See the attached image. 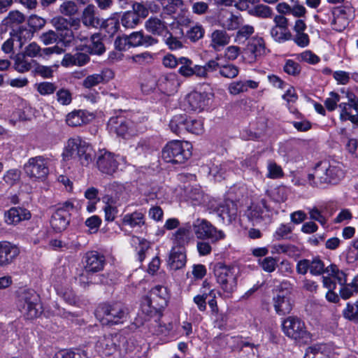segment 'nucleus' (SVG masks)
Instances as JSON below:
<instances>
[{"mask_svg":"<svg viewBox=\"0 0 358 358\" xmlns=\"http://www.w3.org/2000/svg\"><path fill=\"white\" fill-rule=\"evenodd\" d=\"M57 101L63 106H67L72 101L71 93L66 89H60L56 93Z\"/></svg>","mask_w":358,"mask_h":358,"instance_id":"0e129e2a","label":"nucleus"},{"mask_svg":"<svg viewBox=\"0 0 358 358\" xmlns=\"http://www.w3.org/2000/svg\"><path fill=\"white\" fill-rule=\"evenodd\" d=\"M268 173L266 177L271 179H276L282 177L283 171L280 166L273 161L268 162Z\"/></svg>","mask_w":358,"mask_h":358,"instance_id":"864d4df0","label":"nucleus"},{"mask_svg":"<svg viewBox=\"0 0 358 358\" xmlns=\"http://www.w3.org/2000/svg\"><path fill=\"white\" fill-rule=\"evenodd\" d=\"M179 83L175 74H167L162 76L157 80V87L164 93L171 94L174 93Z\"/></svg>","mask_w":358,"mask_h":358,"instance_id":"393cba45","label":"nucleus"},{"mask_svg":"<svg viewBox=\"0 0 358 358\" xmlns=\"http://www.w3.org/2000/svg\"><path fill=\"white\" fill-rule=\"evenodd\" d=\"M93 115L85 110H78L69 113L66 115V122L69 126L80 127L89 123Z\"/></svg>","mask_w":358,"mask_h":358,"instance_id":"b1692460","label":"nucleus"},{"mask_svg":"<svg viewBox=\"0 0 358 358\" xmlns=\"http://www.w3.org/2000/svg\"><path fill=\"white\" fill-rule=\"evenodd\" d=\"M96 317L103 325H115L127 321L128 309L121 302L101 303L96 309Z\"/></svg>","mask_w":358,"mask_h":358,"instance_id":"f03ea898","label":"nucleus"},{"mask_svg":"<svg viewBox=\"0 0 358 358\" xmlns=\"http://www.w3.org/2000/svg\"><path fill=\"white\" fill-rule=\"evenodd\" d=\"M326 346L323 344H317L307 348L303 358H329L324 352Z\"/></svg>","mask_w":358,"mask_h":358,"instance_id":"ea45409f","label":"nucleus"},{"mask_svg":"<svg viewBox=\"0 0 358 358\" xmlns=\"http://www.w3.org/2000/svg\"><path fill=\"white\" fill-rule=\"evenodd\" d=\"M232 162L215 161L209 167V173L215 180L224 179L226 173L231 169Z\"/></svg>","mask_w":358,"mask_h":358,"instance_id":"7c9ffc66","label":"nucleus"},{"mask_svg":"<svg viewBox=\"0 0 358 358\" xmlns=\"http://www.w3.org/2000/svg\"><path fill=\"white\" fill-rule=\"evenodd\" d=\"M64 155L77 158L83 166H87L92 162L94 152L89 143L77 136L68 140Z\"/></svg>","mask_w":358,"mask_h":358,"instance_id":"20e7f679","label":"nucleus"},{"mask_svg":"<svg viewBox=\"0 0 358 358\" xmlns=\"http://www.w3.org/2000/svg\"><path fill=\"white\" fill-rule=\"evenodd\" d=\"M91 44L89 49L91 54L101 55L106 51L105 46L101 41L100 34H96L91 37Z\"/></svg>","mask_w":358,"mask_h":358,"instance_id":"79ce46f5","label":"nucleus"},{"mask_svg":"<svg viewBox=\"0 0 358 358\" xmlns=\"http://www.w3.org/2000/svg\"><path fill=\"white\" fill-rule=\"evenodd\" d=\"M145 27L152 34L162 36L170 49L177 50L182 48V43L173 36L164 24H145Z\"/></svg>","mask_w":358,"mask_h":358,"instance_id":"dca6fc26","label":"nucleus"},{"mask_svg":"<svg viewBox=\"0 0 358 358\" xmlns=\"http://www.w3.org/2000/svg\"><path fill=\"white\" fill-rule=\"evenodd\" d=\"M108 127L110 132L122 138L136 134V131L133 128V122L123 117H110L108 122Z\"/></svg>","mask_w":358,"mask_h":358,"instance_id":"2eb2a0df","label":"nucleus"},{"mask_svg":"<svg viewBox=\"0 0 358 358\" xmlns=\"http://www.w3.org/2000/svg\"><path fill=\"white\" fill-rule=\"evenodd\" d=\"M129 40V47H137L143 45L144 36L141 31L133 32L129 35H127Z\"/></svg>","mask_w":358,"mask_h":358,"instance_id":"338daca9","label":"nucleus"},{"mask_svg":"<svg viewBox=\"0 0 358 358\" xmlns=\"http://www.w3.org/2000/svg\"><path fill=\"white\" fill-rule=\"evenodd\" d=\"M196 236L199 239H209L213 243L225 238L223 231L217 229L210 222L204 219H197L193 224Z\"/></svg>","mask_w":358,"mask_h":358,"instance_id":"9b49d317","label":"nucleus"},{"mask_svg":"<svg viewBox=\"0 0 358 358\" xmlns=\"http://www.w3.org/2000/svg\"><path fill=\"white\" fill-rule=\"evenodd\" d=\"M20 248L8 241H0V266L11 264L20 255Z\"/></svg>","mask_w":358,"mask_h":358,"instance_id":"f3484780","label":"nucleus"},{"mask_svg":"<svg viewBox=\"0 0 358 358\" xmlns=\"http://www.w3.org/2000/svg\"><path fill=\"white\" fill-rule=\"evenodd\" d=\"M204 34V29L201 25L196 24L187 30L186 36L192 41L195 42L201 38Z\"/></svg>","mask_w":358,"mask_h":358,"instance_id":"4d7b16f0","label":"nucleus"},{"mask_svg":"<svg viewBox=\"0 0 358 358\" xmlns=\"http://www.w3.org/2000/svg\"><path fill=\"white\" fill-rule=\"evenodd\" d=\"M282 330L286 336L299 343H308L311 340V334L305 322L296 316L285 319L282 322Z\"/></svg>","mask_w":358,"mask_h":358,"instance_id":"0eeeda50","label":"nucleus"},{"mask_svg":"<svg viewBox=\"0 0 358 358\" xmlns=\"http://www.w3.org/2000/svg\"><path fill=\"white\" fill-rule=\"evenodd\" d=\"M168 299L169 293L166 287L156 285L142 299L141 311L147 316L152 317L161 312L167 306Z\"/></svg>","mask_w":358,"mask_h":358,"instance_id":"7ed1b4c3","label":"nucleus"},{"mask_svg":"<svg viewBox=\"0 0 358 358\" xmlns=\"http://www.w3.org/2000/svg\"><path fill=\"white\" fill-rule=\"evenodd\" d=\"M17 306L27 320L36 318L42 313L39 296L33 289H24L19 293Z\"/></svg>","mask_w":358,"mask_h":358,"instance_id":"423d86ee","label":"nucleus"},{"mask_svg":"<svg viewBox=\"0 0 358 358\" xmlns=\"http://www.w3.org/2000/svg\"><path fill=\"white\" fill-rule=\"evenodd\" d=\"M149 14L148 9L141 3H135L133 5V10L127 11L122 15V20L129 22L131 20V22H138L140 20L145 18Z\"/></svg>","mask_w":358,"mask_h":358,"instance_id":"bb28decb","label":"nucleus"},{"mask_svg":"<svg viewBox=\"0 0 358 358\" xmlns=\"http://www.w3.org/2000/svg\"><path fill=\"white\" fill-rule=\"evenodd\" d=\"M122 224L128 225L132 228L145 224V215L141 211H134L131 213H127L122 217Z\"/></svg>","mask_w":358,"mask_h":358,"instance_id":"473e14b6","label":"nucleus"},{"mask_svg":"<svg viewBox=\"0 0 358 358\" xmlns=\"http://www.w3.org/2000/svg\"><path fill=\"white\" fill-rule=\"evenodd\" d=\"M5 222L8 224H15L22 220L31 217L29 211L21 208H11L5 213Z\"/></svg>","mask_w":358,"mask_h":358,"instance_id":"cd10ccee","label":"nucleus"},{"mask_svg":"<svg viewBox=\"0 0 358 358\" xmlns=\"http://www.w3.org/2000/svg\"><path fill=\"white\" fill-rule=\"evenodd\" d=\"M271 34L274 40L279 43L290 40L292 37L287 24H276L271 30Z\"/></svg>","mask_w":358,"mask_h":358,"instance_id":"72a5a7b5","label":"nucleus"},{"mask_svg":"<svg viewBox=\"0 0 358 358\" xmlns=\"http://www.w3.org/2000/svg\"><path fill=\"white\" fill-rule=\"evenodd\" d=\"M265 55V43L261 37L252 38L241 52L243 62L248 64H254Z\"/></svg>","mask_w":358,"mask_h":358,"instance_id":"4468645a","label":"nucleus"},{"mask_svg":"<svg viewBox=\"0 0 358 358\" xmlns=\"http://www.w3.org/2000/svg\"><path fill=\"white\" fill-rule=\"evenodd\" d=\"M169 265L173 270H178L186 264V255L184 248L173 247L169 255Z\"/></svg>","mask_w":358,"mask_h":358,"instance_id":"a878e982","label":"nucleus"},{"mask_svg":"<svg viewBox=\"0 0 358 358\" xmlns=\"http://www.w3.org/2000/svg\"><path fill=\"white\" fill-rule=\"evenodd\" d=\"M186 120H187L186 114L174 115L169 123L171 130L176 134H180L187 131Z\"/></svg>","mask_w":358,"mask_h":358,"instance_id":"f704fd0d","label":"nucleus"},{"mask_svg":"<svg viewBox=\"0 0 358 358\" xmlns=\"http://www.w3.org/2000/svg\"><path fill=\"white\" fill-rule=\"evenodd\" d=\"M343 317L354 322H358V300L355 303H348L343 310Z\"/></svg>","mask_w":358,"mask_h":358,"instance_id":"c03bdc74","label":"nucleus"},{"mask_svg":"<svg viewBox=\"0 0 358 358\" xmlns=\"http://www.w3.org/2000/svg\"><path fill=\"white\" fill-rule=\"evenodd\" d=\"M273 301L275 310L280 315L289 314L292 309L290 294L287 292H279Z\"/></svg>","mask_w":358,"mask_h":358,"instance_id":"412c9836","label":"nucleus"},{"mask_svg":"<svg viewBox=\"0 0 358 358\" xmlns=\"http://www.w3.org/2000/svg\"><path fill=\"white\" fill-rule=\"evenodd\" d=\"M124 162V157L106 150H100L96 159L99 170L108 175L113 174L117 170L119 165Z\"/></svg>","mask_w":358,"mask_h":358,"instance_id":"ddd939ff","label":"nucleus"},{"mask_svg":"<svg viewBox=\"0 0 358 358\" xmlns=\"http://www.w3.org/2000/svg\"><path fill=\"white\" fill-rule=\"evenodd\" d=\"M38 92L43 96L53 94L57 90V85L50 82H42L36 85Z\"/></svg>","mask_w":358,"mask_h":358,"instance_id":"6e6d98bb","label":"nucleus"},{"mask_svg":"<svg viewBox=\"0 0 358 358\" xmlns=\"http://www.w3.org/2000/svg\"><path fill=\"white\" fill-rule=\"evenodd\" d=\"M131 59L134 63L139 65H146L151 64L154 59L152 54L148 52L135 55L132 57Z\"/></svg>","mask_w":358,"mask_h":358,"instance_id":"052dcab7","label":"nucleus"},{"mask_svg":"<svg viewBox=\"0 0 358 358\" xmlns=\"http://www.w3.org/2000/svg\"><path fill=\"white\" fill-rule=\"evenodd\" d=\"M187 129L186 131L194 134H201L203 130V124L201 120L195 119L187 115L186 120Z\"/></svg>","mask_w":358,"mask_h":358,"instance_id":"a18cd8bd","label":"nucleus"},{"mask_svg":"<svg viewBox=\"0 0 358 358\" xmlns=\"http://www.w3.org/2000/svg\"><path fill=\"white\" fill-rule=\"evenodd\" d=\"M283 70L286 73L296 76L300 73L301 68L298 62L292 59H287L283 66Z\"/></svg>","mask_w":358,"mask_h":358,"instance_id":"13d9d810","label":"nucleus"},{"mask_svg":"<svg viewBox=\"0 0 358 358\" xmlns=\"http://www.w3.org/2000/svg\"><path fill=\"white\" fill-rule=\"evenodd\" d=\"M248 13L252 15L264 19L271 17L273 15L272 9L269 6L263 4L254 6L249 10Z\"/></svg>","mask_w":358,"mask_h":358,"instance_id":"37998d69","label":"nucleus"},{"mask_svg":"<svg viewBox=\"0 0 358 358\" xmlns=\"http://www.w3.org/2000/svg\"><path fill=\"white\" fill-rule=\"evenodd\" d=\"M310 273L313 275H320L326 273V268L323 262L319 258H313L310 260Z\"/></svg>","mask_w":358,"mask_h":358,"instance_id":"5fc2aeb1","label":"nucleus"},{"mask_svg":"<svg viewBox=\"0 0 358 358\" xmlns=\"http://www.w3.org/2000/svg\"><path fill=\"white\" fill-rule=\"evenodd\" d=\"M258 264L265 272L272 273L277 267V259L273 257H266L263 259H259Z\"/></svg>","mask_w":358,"mask_h":358,"instance_id":"603ef678","label":"nucleus"},{"mask_svg":"<svg viewBox=\"0 0 358 358\" xmlns=\"http://www.w3.org/2000/svg\"><path fill=\"white\" fill-rule=\"evenodd\" d=\"M42 49L36 43H31L29 44L24 50V52L22 54L26 57H43Z\"/></svg>","mask_w":358,"mask_h":358,"instance_id":"e2e57ef3","label":"nucleus"},{"mask_svg":"<svg viewBox=\"0 0 358 358\" xmlns=\"http://www.w3.org/2000/svg\"><path fill=\"white\" fill-rule=\"evenodd\" d=\"M34 30L31 24H13L10 36L20 41L21 46L23 41L32 37Z\"/></svg>","mask_w":358,"mask_h":358,"instance_id":"5701e85b","label":"nucleus"},{"mask_svg":"<svg viewBox=\"0 0 358 358\" xmlns=\"http://www.w3.org/2000/svg\"><path fill=\"white\" fill-rule=\"evenodd\" d=\"M156 87H157V78L150 73L144 74L141 83L142 92L150 94L155 90Z\"/></svg>","mask_w":358,"mask_h":358,"instance_id":"58836bf2","label":"nucleus"},{"mask_svg":"<svg viewBox=\"0 0 358 358\" xmlns=\"http://www.w3.org/2000/svg\"><path fill=\"white\" fill-rule=\"evenodd\" d=\"M230 41V36L225 31L216 30L211 34L210 46L215 51H220Z\"/></svg>","mask_w":358,"mask_h":358,"instance_id":"2f4dec72","label":"nucleus"},{"mask_svg":"<svg viewBox=\"0 0 358 358\" xmlns=\"http://www.w3.org/2000/svg\"><path fill=\"white\" fill-rule=\"evenodd\" d=\"M50 162V157L47 155H38L30 157L23 169L30 178L44 180L49 174Z\"/></svg>","mask_w":358,"mask_h":358,"instance_id":"1a4fd4ad","label":"nucleus"},{"mask_svg":"<svg viewBox=\"0 0 358 358\" xmlns=\"http://www.w3.org/2000/svg\"><path fill=\"white\" fill-rule=\"evenodd\" d=\"M191 226L185 224L178 229V230L173 234V242L176 248L183 247L188 243L191 235Z\"/></svg>","mask_w":358,"mask_h":358,"instance_id":"c756f323","label":"nucleus"},{"mask_svg":"<svg viewBox=\"0 0 358 358\" xmlns=\"http://www.w3.org/2000/svg\"><path fill=\"white\" fill-rule=\"evenodd\" d=\"M340 99L341 96L338 93L331 92L329 96L324 101V106L328 110L333 111L338 106V103L340 101Z\"/></svg>","mask_w":358,"mask_h":358,"instance_id":"680f3d73","label":"nucleus"},{"mask_svg":"<svg viewBox=\"0 0 358 358\" xmlns=\"http://www.w3.org/2000/svg\"><path fill=\"white\" fill-rule=\"evenodd\" d=\"M254 31V27L251 25L245 24L241 27L236 32L235 41L238 43H243L250 38Z\"/></svg>","mask_w":358,"mask_h":358,"instance_id":"49530a36","label":"nucleus"},{"mask_svg":"<svg viewBox=\"0 0 358 358\" xmlns=\"http://www.w3.org/2000/svg\"><path fill=\"white\" fill-rule=\"evenodd\" d=\"M85 270L87 273H96L101 271L105 264V257L96 251L86 253Z\"/></svg>","mask_w":358,"mask_h":358,"instance_id":"aec40b11","label":"nucleus"},{"mask_svg":"<svg viewBox=\"0 0 358 358\" xmlns=\"http://www.w3.org/2000/svg\"><path fill=\"white\" fill-rule=\"evenodd\" d=\"M217 284L227 296H230L237 288L238 269L235 266L217 264L214 268Z\"/></svg>","mask_w":358,"mask_h":358,"instance_id":"39448f33","label":"nucleus"},{"mask_svg":"<svg viewBox=\"0 0 358 358\" xmlns=\"http://www.w3.org/2000/svg\"><path fill=\"white\" fill-rule=\"evenodd\" d=\"M339 289L340 296L343 299H348L358 293V275H356L350 283H345L341 285Z\"/></svg>","mask_w":358,"mask_h":358,"instance_id":"c9c22d12","label":"nucleus"},{"mask_svg":"<svg viewBox=\"0 0 358 358\" xmlns=\"http://www.w3.org/2000/svg\"><path fill=\"white\" fill-rule=\"evenodd\" d=\"M305 29L306 24H295L294 29L297 32V35L294 41L301 47H305L309 43L308 36L306 34L301 33Z\"/></svg>","mask_w":358,"mask_h":358,"instance_id":"09e8293b","label":"nucleus"},{"mask_svg":"<svg viewBox=\"0 0 358 358\" xmlns=\"http://www.w3.org/2000/svg\"><path fill=\"white\" fill-rule=\"evenodd\" d=\"M59 10L62 14L66 16H72L77 13L78 7L75 2L69 1L63 3L60 6Z\"/></svg>","mask_w":358,"mask_h":358,"instance_id":"69168bd1","label":"nucleus"},{"mask_svg":"<svg viewBox=\"0 0 358 358\" xmlns=\"http://www.w3.org/2000/svg\"><path fill=\"white\" fill-rule=\"evenodd\" d=\"M23 55H17L15 61V69L20 73H25L31 69V62L28 61Z\"/></svg>","mask_w":358,"mask_h":358,"instance_id":"3c124183","label":"nucleus"},{"mask_svg":"<svg viewBox=\"0 0 358 358\" xmlns=\"http://www.w3.org/2000/svg\"><path fill=\"white\" fill-rule=\"evenodd\" d=\"M340 108V120L343 122L350 120L352 123L358 125V113L355 115L351 113V109L353 106L349 103L342 102L338 104Z\"/></svg>","mask_w":358,"mask_h":358,"instance_id":"e433bc0d","label":"nucleus"},{"mask_svg":"<svg viewBox=\"0 0 358 358\" xmlns=\"http://www.w3.org/2000/svg\"><path fill=\"white\" fill-rule=\"evenodd\" d=\"M238 68L233 64H220L219 73L221 76L227 78H234L238 75Z\"/></svg>","mask_w":358,"mask_h":358,"instance_id":"de8ad7c7","label":"nucleus"},{"mask_svg":"<svg viewBox=\"0 0 358 358\" xmlns=\"http://www.w3.org/2000/svg\"><path fill=\"white\" fill-rule=\"evenodd\" d=\"M264 210L269 211L267 201L265 199H261L257 203L252 204L246 211L248 218L252 221H258L262 219Z\"/></svg>","mask_w":358,"mask_h":358,"instance_id":"c85d7f7f","label":"nucleus"},{"mask_svg":"<svg viewBox=\"0 0 358 358\" xmlns=\"http://www.w3.org/2000/svg\"><path fill=\"white\" fill-rule=\"evenodd\" d=\"M58 38L64 43H69L73 38V33L69 25L76 26L78 24H56Z\"/></svg>","mask_w":358,"mask_h":358,"instance_id":"4c0bfd02","label":"nucleus"},{"mask_svg":"<svg viewBox=\"0 0 358 358\" xmlns=\"http://www.w3.org/2000/svg\"><path fill=\"white\" fill-rule=\"evenodd\" d=\"M293 228L289 224H281L274 233V238L278 240L287 238L292 233Z\"/></svg>","mask_w":358,"mask_h":358,"instance_id":"bf43d9fd","label":"nucleus"},{"mask_svg":"<svg viewBox=\"0 0 358 358\" xmlns=\"http://www.w3.org/2000/svg\"><path fill=\"white\" fill-rule=\"evenodd\" d=\"M85 224L89 228L90 232L93 234L98 231L101 224V220L97 215H92L85 220Z\"/></svg>","mask_w":358,"mask_h":358,"instance_id":"774afa93","label":"nucleus"},{"mask_svg":"<svg viewBox=\"0 0 358 358\" xmlns=\"http://www.w3.org/2000/svg\"><path fill=\"white\" fill-rule=\"evenodd\" d=\"M326 273L332 277L334 280H336L341 285L347 282L345 273L343 271L339 270L335 264H330L327 266Z\"/></svg>","mask_w":358,"mask_h":358,"instance_id":"a19ab883","label":"nucleus"},{"mask_svg":"<svg viewBox=\"0 0 358 358\" xmlns=\"http://www.w3.org/2000/svg\"><path fill=\"white\" fill-rule=\"evenodd\" d=\"M187 109L192 111H202L209 103V99L206 93L192 92L186 97Z\"/></svg>","mask_w":358,"mask_h":358,"instance_id":"6ab92c4d","label":"nucleus"},{"mask_svg":"<svg viewBox=\"0 0 358 358\" xmlns=\"http://www.w3.org/2000/svg\"><path fill=\"white\" fill-rule=\"evenodd\" d=\"M70 222V213L61 209H57L52 215L50 225L56 233L64 231Z\"/></svg>","mask_w":358,"mask_h":358,"instance_id":"4be33fe9","label":"nucleus"},{"mask_svg":"<svg viewBox=\"0 0 358 358\" xmlns=\"http://www.w3.org/2000/svg\"><path fill=\"white\" fill-rule=\"evenodd\" d=\"M192 145L187 141H172L162 150V158L168 163L183 164L192 155Z\"/></svg>","mask_w":358,"mask_h":358,"instance_id":"6e6552de","label":"nucleus"},{"mask_svg":"<svg viewBox=\"0 0 358 358\" xmlns=\"http://www.w3.org/2000/svg\"><path fill=\"white\" fill-rule=\"evenodd\" d=\"M126 338L121 334L104 336L96 343V349L102 356L108 357L124 348Z\"/></svg>","mask_w":358,"mask_h":358,"instance_id":"f8f14e48","label":"nucleus"},{"mask_svg":"<svg viewBox=\"0 0 358 358\" xmlns=\"http://www.w3.org/2000/svg\"><path fill=\"white\" fill-rule=\"evenodd\" d=\"M344 176L343 165L336 161H322L314 167L313 172L308 175L309 184L320 187L324 185L336 184Z\"/></svg>","mask_w":358,"mask_h":358,"instance_id":"f257e3e1","label":"nucleus"},{"mask_svg":"<svg viewBox=\"0 0 358 358\" xmlns=\"http://www.w3.org/2000/svg\"><path fill=\"white\" fill-rule=\"evenodd\" d=\"M114 73L109 69H104L99 73H93L87 76L83 81V86L85 88L90 89L97 86L99 84H104L113 79Z\"/></svg>","mask_w":358,"mask_h":358,"instance_id":"a211bd4d","label":"nucleus"},{"mask_svg":"<svg viewBox=\"0 0 358 358\" xmlns=\"http://www.w3.org/2000/svg\"><path fill=\"white\" fill-rule=\"evenodd\" d=\"M96 13L97 10L95 6L89 4L83 10V22H99Z\"/></svg>","mask_w":358,"mask_h":358,"instance_id":"8fccbe9b","label":"nucleus"},{"mask_svg":"<svg viewBox=\"0 0 358 358\" xmlns=\"http://www.w3.org/2000/svg\"><path fill=\"white\" fill-rule=\"evenodd\" d=\"M210 213H215L224 223L230 224L237 217L238 208L236 203L229 199L224 201H210L208 203Z\"/></svg>","mask_w":358,"mask_h":358,"instance_id":"9d476101","label":"nucleus"}]
</instances>
